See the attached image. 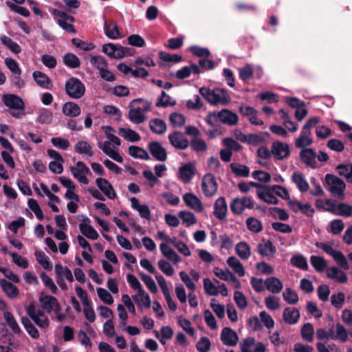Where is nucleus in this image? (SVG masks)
Wrapping results in <instances>:
<instances>
[{
  "label": "nucleus",
  "instance_id": "obj_1",
  "mask_svg": "<svg viewBox=\"0 0 352 352\" xmlns=\"http://www.w3.org/2000/svg\"><path fill=\"white\" fill-rule=\"evenodd\" d=\"M199 93L211 104H221L226 105L231 101V98L225 89L216 88L211 89L202 87L199 89Z\"/></svg>",
  "mask_w": 352,
  "mask_h": 352
},
{
  "label": "nucleus",
  "instance_id": "obj_2",
  "mask_svg": "<svg viewBox=\"0 0 352 352\" xmlns=\"http://www.w3.org/2000/svg\"><path fill=\"white\" fill-rule=\"evenodd\" d=\"M319 122L318 117L309 119L302 128L300 136L296 140L295 145L297 148H304L312 144V140L309 138L311 128L316 125Z\"/></svg>",
  "mask_w": 352,
  "mask_h": 352
},
{
  "label": "nucleus",
  "instance_id": "obj_3",
  "mask_svg": "<svg viewBox=\"0 0 352 352\" xmlns=\"http://www.w3.org/2000/svg\"><path fill=\"white\" fill-rule=\"evenodd\" d=\"M65 89L66 94L74 99L81 98L85 93V85L80 80L75 77H72L67 80Z\"/></svg>",
  "mask_w": 352,
  "mask_h": 352
},
{
  "label": "nucleus",
  "instance_id": "obj_4",
  "mask_svg": "<svg viewBox=\"0 0 352 352\" xmlns=\"http://www.w3.org/2000/svg\"><path fill=\"white\" fill-rule=\"evenodd\" d=\"M327 184L329 186V190L335 196L343 199L344 198V190L346 184L344 181L331 174H327L325 176Z\"/></svg>",
  "mask_w": 352,
  "mask_h": 352
},
{
  "label": "nucleus",
  "instance_id": "obj_5",
  "mask_svg": "<svg viewBox=\"0 0 352 352\" xmlns=\"http://www.w3.org/2000/svg\"><path fill=\"white\" fill-rule=\"evenodd\" d=\"M202 190L207 197H213L217 192L218 184L212 173H206L201 181Z\"/></svg>",
  "mask_w": 352,
  "mask_h": 352
},
{
  "label": "nucleus",
  "instance_id": "obj_6",
  "mask_svg": "<svg viewBox=\"0 0 352 352\" xmlns=\"http://www.w3.org/2000/svg\"><path fill=\"white\" fill-rule=\"evenodd\" d=\"M271 152L276 159L282 160L289 157L290 149L287 144L276 141L272 143Z\"/></svg>",
  "mask_w": 352,
  "mask_h": 352
},
{
  "label": "nucleus",
  "instance_id": "obj_7",
  "mask_svg": "<svg viewBox=\"0 0 352 352\" xmlns=\"http://www.w3.org/2000/svg\"><path fill=\"white\" fill-rule=\"evenodd\" d=\"M4 104L11 109L24 111L25 103L18 96L14 94H4L2 97Z\"/></svg>",
  "mask_w": 352,
  "mask_h": 352
},
{
  "label": "nucleus",
  "instance_id": "obj_8",
  "mask_svg": "<svg viewBox=\"0 0 352 352\" xmlns=\"http://www.w3.org/2000/svg\"><path fill=\"white\" fill-rule=\"evenodd\" d=\"M326 204L330 206V208L328 209V210L337 215L346 217L352 216V206L351 205L345 203H339L336 206L330 200H327Z\"/></svg>",
  "mask_w": 352,
  "mask_h": 352
},
{
  "label": "nucleus",
  "instance_id": "obj_9",
  "mask_svg": "<svg viewBox=\"0 0 352 352\" xmlns=\"http://www.w3.org/2000/svg\"><path fill=\"white\" fill-rule=\"evenodd\" d=\"M78 217L83 218L82 221L79 225V229L81 233L89 239L96 240L99 236L98 233L92 226L87 224V223H90V219L83 214L78 215Z\"/></svg>",
  "mask_w": 352,
  "mask_h": 352
},
{
  "label": "nucleus",
  "instance_id": "obj_10",
  "mask_svg": "<svg viewBox=\"0 0 352 352\" xmlns=\"http://www.w3.org/2000/svg\"><path fill=\"white\" fill-rule=\"evenodd\" d=\"M168 140L172 146L177 149L184 150L189 146V142L183 133L174 131L168 135Z\"/></svg>",
  "mask_w": 352,
  "mask_h": 352
},
{
  "label": "nucleus",
  "instance_id": "obj_11",
  "mask_svg": "<svg viewBox=\"0 0 352 352\" xmlns=\"http://www.w3.org/2000/svg\"><path fill=\"white\" fill-rule=\"evenodd\" d=\"M195 166L190 162L186 163L179 168L178 177L184 184H187L195 176Z\"/></svg>",
  "mask_w": 352,
  "mask_h": 352
},
{
  "label": "nucleus",
  "instance_id": "obj_12",
  "mask_svg": "<svg viewBox=\"0 0 352 352\" xmlns=\"http://www.w3.org/2000/svg\"><path fill=\"white\" fill-rule=\"evenodd\" d=\"M148 148L151 155L160 162H164L167 158V153L166 149L160 144V142L153 141L148 145Z\"/></svg>",
  "mask_w": 352,
  "mask_h": 352
},
{
  "label": "nucleus",
  "instance_id": "obj_13",
  "mask_svg": "<svg viewBox=\"0 0 352 352\" xmlns=\"http://www.w3.org/2000/svg\"><path fill=\"white\" fill-rule=\"evenodd\" d=\"M220 339L224 345L234 346L237 344L239 337L231 328L224 327L221 331Z\"/></svg>",
  "mask_w": 352,
  "mask_h": 352
},
{
  "label": "nucleus",
  "instance_id": "obj_14",
  "mask_svg": "<svg viewBox=\"0 0 352 352\" xmlns=\"http://www.w3.org/2000/svg\"><path fill=\"white\" fill-rule=\"evenodd\" d=\"M54 16H59L60 19L58 20V24L67 32L76 34V30L72 24L67 23V17L68 14L63 11L58 9H54L52 12Z\"/></svg>",
  "mask_w": 352,
  "mask_h": 352
},
{
  "label": "nucleus",
  "instance_id": "obj_15",
  "mask_svg": "<svg viewBox=\"0 0 352 352\" xmlns=\"http://www.w3.org/2000/svg\"><path fill=\"white\" fill-rule=\"evenodd\" d=\"M228 206L224 197H219L214 204V216L219 220H223L227 214Z\"/></svg>",
  "mask_w": 352,
  "mask_h": 352
},
{
  "label": "nucleus",
  "instance_id": "obj_16",
  "mask_svg": "<svg viewBox=\"0 0 352 352\" xmlns=\"http://www.w3.org/2000/svg\"><path fill=\"white\" fill-rule=\"evenodd\" d=\"M102 51L111 58L121 59L124 58V53L120 50V45L111 43H105L102 47Z\"/></svg>",
  "mask_w": 352,
  "mask_h": 352
},
{
  "label": "nucleus",
  "instance_id": "obj_17",
  "mask_svg": "<svg viewBox=\"0 0 352 352\" xmlns=\"http://www.w3.org/2000/svg\"><path fill=\"white\" fill-rule=\"evenodd\" d=\"M217 116L219 118L220 122L229 126L236 124L239 120L238 116L227 109H223L217 112Z\"/></svg>",
  "mask_w": 352,
  "mask_h": 352
},
{
  "label": "nucleus",
  "instance_id": "obj_18",
  "mask_svg": "<svg viewBox=\"0 0 352 352\" xmlns=\"http://www.w3.org/2000/svg\"><path fill=\"white\" fill-rule=\"evenodd\" d=\"M96 184L98 188L110 199H114L116 193L111 183L104 178H97Z\"/></svg>",
  "mask_w": 352,
  "mask_h": 352
},
{
  "label": "nucleus",
  "instance_id": "obj_19",
  "mask_svg": "<svg viewBox=\"0 0 352 352\" xmlns=\"http://www.w3.org/2000/svg\"><path fill=\"white\" fill-rule=\"evenodd\" d=\"M183 200L185 204L195 210L197 212H201L204 210V207L200 199L192 193H186L183 196Z\"/></svg>",
  "mask_w": 352,
  "mask_h": 352
},
{
  "label": "nucleus",
  "instance_id": "obj_20",
  "mask_svg": "<svg viewBox=\"0 0 352 352\" xmlns=\"http://www.w3.org/2000/svg\"><path fill=\"white\" fill-rule=\"evenodd\" d=\"M26 313L28 316L34 322V323L40 328L45 329L49 327L50 322L48 318H38L35 314V305L30 303L26 307Z\"/></svg>",
  "mask_w": 352,
  "mask_h": 352
},
{
  "label": "nucleus",
  "instance_id": "obj_21",
  "mask_svg": "<svg viewBox=\"0 0 352 352\" xmlns=\"http://www.w3.org/2000/svg\"><path fill=\"white\" fill-rule=\"evenodd\" d=\"M300 314L295 307H286L283 314L284 321L289 324H295L298 322Z\"/></svg>",
  "mask_w": 352,
  "mask_h": 352
},
{
  "label": "nucleus",
  "instance_id": "obj_22",
  "mask_svg": "<svg viewBox=\"0 0 352 352\" xmlns=\"http://www.w3.org/2000/svg\"><path fill=\"white\" fill-rule=\"evenodd\" d=\"M104 30L105 35L111 39H117L120 37L118 24L114 21H105Z\"/></svg>",
  "mask_w": 352,
  "mask_h": 352
},
{
  "label": "nucleus",
  "instance_id": "obj_23",
  "mask_svg": "<svg viewBox=\"0 0 352 352\" xmlns=\"http://www.w3.org/2000/svg\"><path fill=\"white\" fill-rule=\"evenodd\" d=\"M0 286L3 292L10 298H15L19 296V291L18 287L12 284L11 282L6 280V279L0 280Z\"/></svg>",
  "mask_w": 352,
  "mask_h": 352
},
{
  "label": "nucleus",
  "instance_id": "obj_24",
  "mask_svg": "<svg viewBox=\"0 0 352 352\" xmlns=\"http://www.w3.org/2000/svg\"><path fill=\"white\" fill-rule=\"evenodd\" d=\"M300 157L302 161L311 168H315V158L316 153L312 148H302L300 153Z\"/></svg>",
  "mask_w": 352,
  "mask_h": 352
},
{
  "label": "nucleus",
  "instance_id": "obj_25",
  "mask_svg": "<svg viewBox=\"0 0 352 352\" xmlns=\"http://www.w3.org/2000/svg\"><path fill=\"white\" fill-rule=\"evenodd\" d=\"M264 283L267 289L273 294H278L283 287V283L280 279L274 276L267 278Z\"/></svg>",
  "mask_w": 352,
  "mask_h": 352
},
{
  "label": "nucleus",
  "instance_id": "obj_26",
  "mask_svg": "<svg viewBox=\"0 0 352 352\" xmlns=\"http://www.w3.org/2000/svg\"><path fill=\"white\" fill-rule=\"evenodd\" d=\"M327 276L340 283H345L348 280L346 274L336 267H331L328 269Z\"/></svg>",
  "mask_w": 352,
  "mask_h": 352
},
{
  "label": "nucleus",
  "instance_id": "obj_27",
  "mask_svg": "<svg viewBox=\"0 0 352 352\" xmlns=\"http://www.w3.org/2000/svg\"><path fill=\"white\" fill-rule=\"evenodd\" d=\"M160 248L162 254L175 264H177L181 261V258L167 244L163 243H161Z\"/></svg>",
  "mask_w": 352,
  "mask_h": 352
},
{
  "label": "nucleus",
  "instance_id": "obj_28",
  "mask_svg": "<svg viewBox=\"0 0 352 352\" xmlns=\"http://www.w3.org/2000/svg\"><path fill=\"white\" fill-rule=\"evenodd\" d=\"M257 251L262 256H272L276 252V249L272 242L268 240L265 243H258Z\"/></svg>",
  "mask_w": 352,
  "mask_h": 352
},
{
  "label": "nucleus",
  "instance_id": "obj_29",
  "mask_svg": "<svg viewBox=\"0 0 352 352\" xmlns=\"http://www.w3.org/2000/svg\"><path fill=\"white\" fill-rule=\"evenodd\" d=\"M32 76L38 85L43 88L49 89L52 86L50 78L45 74L41 72H34L32 74Z\"/></svg>",
  "mask_w": 352,
  "mask_h": 352
},
{
  "label": "nucleus",
  "instance_id": "obj_30",
  "mask_svg": "<svg viewBox=\"0 0 352 352\" xmlns=\"http://www.w3.org/2000/svg\"><path fill=\"white\" fill-rule=\"evenodd\" d=\"M292 181L300 192H306L309 190V184L301 173L294 172L292 175Z\"/></svg>",
  "mask_w": 352,
  "mask_h": 352
},
{
  "label": "nucleus",
  "instance_id": "obj_31",
  "mask_svg": "<svg viewBox=\"0 0 352 352\" xmlns=\"http://www.w3.org/2000/svg\"><path fill=\"white\" fill-rule=\"evenodd\" d=\"M80 112L79 105L73 102H65L63 106V113L67 116L77 117L80 114Z\"/></svg>",
  "mask_w": 352,
  "mask_h": 352
},
{
  "label": "nucleus",
  "instance_id": "obj_32",
  "mask_svg": "<svg viewBox=\"0 0 352 352\" xmlns=\"http://www.w3.org/2000/svg\"><path fill=\"white\" fill-rule=\"evenodd\" d=\"M74 151L78 154H84L89 157L94 155L91 146L87 141H78L74 146Z\"/></svg>",
  "mask_w": 352,
  "mask_h": 352
},
{
  "label": "nucleus",
  "instance_id": "obj_33",
  "mask_svg": "<svg viewBox=\"0 0 352 352\" xmlns=\"http://www.w3.org/2000/svg\"><path fill=\"white\" fill-rule=\"evenodd\" d=\"M129 154L134 158H140L144 160H149L151 159L145 149L135 145L129 147Z\"/></svg>",
  "mask_w": 352,
  "mask_h": 352
},
{
  "label": "nucleus",
  "instance_id": "obj_34",
  "mask_svg": "<svg viewBox=\"0 0 352 352\" xmlns=\"http://www.w3.org/2000/svg\"><path fill=\"white\" fill-rule=\"evenodd\" d=\"M63 63L68 67L76 69L80 66V60L79 58L73 53H66L63 57Z\"/></svg>",
  "mask_w": 352,
  "mask_h": 352
},
{
  "label": "nucleus",
  "instance_id": "obj_35",
  "mask_svg": "<svg viewBox=\"0 0 352 352\" xmlns=\"http://www.w3.org/2000/svg\"><path fill=\"white\" fill-rule=\"evenodd\" d=\"M149 127L153 133L157 134H163L166 131V122L159 118L151 120L149 122Z\"/></svg>",
  "mask_w": 352,
  "mask_h": 352
},
{
  "label": "nucleus",
  "instance_id": "obj_36",
  "mask_svg": "<svg viewBox=\"0 0 352 352\" xmlns=\"http://www.w3.org/2000/svg\"><path fill=\"white\" fill-rule=\"evenodd\" d=\"M21 323L24 328L28 333V334L34 339H38L40 336L38 329L32 323L30 320L26 316H23L21 318Z\"/></svg>",
  "mask_w": 352,
  "mask_h": 352
},
{
  "label": "nucleus",
  "instance_id": "obj_37",
  "mask_svg": "<svg viewBox=\"0 0 352 352\" xmlns=\"http://www.w3.org/2000/svg\"><path fill=\"white\" fill-rule=\"evenodd\" d=\"M118 134L130 142H135L140 140V135L131 129L119 128Z\"/></svg>",
  "mask_w": 352,
  "mask_h": 352
},
{
  "label": "nucleus",
  "instance_id": "obj_38",
  "mask_svg": "<svg viewBox=\"0 0 352 352\" xmlns=\"http://www.w3.org/2000/svg\"><path fill=\"white\" fill-rule=\"evenodd\" d=\"M336 170L340 176L345 177L346 181L352 184V164H338Z\"/></svg>",
  "mask_w": 352,
  "mask_h": 352
},
{
  "label": "nucleus",
  "instance_id": "obj_39",
  "mask_svg": "<svg viewBox=\"0 0 352 352\" xmlns=\"http://www.w3.org/2000/svg\"><path fill=\"white\" fill-rule=\"evenodd\" d=\"M236 252L241 259L246 260L251 255L250 247L245 242H239L236 245Z\"/></svg>",
  "mask_w": 352,
  "mask_h": 352
},
{
  "label": "nucleus",
  "instance_id": "obj_40",
  "mask_svg": "<svg viewBox=\"0 0 352 352\" xmlns=\"http://www.w3.org/2000/svg\"><path fill=\"white\" fill-rule=\"evenodd\" d=\"M291 264L302 270H307L309 268L306 258L302 254H296L290 258Z\"/></svg>",
  "mask_w": 352,
  "mask_h": 352
},
{
  "label": "nucleus",
  "instance_id": "obj_41",
  "mask_svg": "<svg viewBox=\"0 0 352 352\" xmlns=\"http://www.w3.org/2000/svg\"><path fill=\"white\" fill-rule=\"evenodd\" d=\"M4 318L7 324L14 333L19 335L21 333V329L12 313L6 311L4 313Z\"/></svg>",
  "mask_w": 352,
  "mask_h": 352
},
{
  "label": "nucleus",
  "instance_id": "obj_42",
  "mask_svg": "<svg viewBox=\"0 0 352 352\" xmlns=\"http://www.w3.org/2000/svg\"><path fill=\"white\" fill-rule=\"evenodd\" d=\"M176 104L175 100H172L171 97L162 91L160 96L157 98L155 106L157 107H167L168 106H174Z\"/></svg>",
  "mask_w": 352,
  "mask_h": 352
},
{
  "label": "nucleus",
  "instance_id": "obj_43",
  "mask_svg": "<svg viewBox=\"0 0 352 352\" xmlns=\"http://www.w3.org/2000/svg\"><path fill=\"white\" fill-rule=\"evenodd\" d=\"M230 168L233 173L239 177H248L250 174V169L245 165H242L237 163H232Z\"/></svg>",
  "mask_w": 352,
  "mask_h": 352
},
{
  "label": "nucleus",
  "instance_id": "obj_44",
  "mask_svg": "<svg viewBox=\"0 0 352 352\" xmlns=\"http://www.w3.org/2000/svg\"><path fill=\"white\" fill-rule=\"evenodd\" d=\"M314 329L311 323H305L301 328V336L303 340L311 342L314 340Z\"/></svg>",
  "mask_w": 352,
  "mask_h": 352
},
{
  "label": "nucleus",
  "instance_id": "obj_45",
  "mask_svg": "<svg viewBox=\"0 0 352 352\" xmlns=\"http://www.w3.org/2000/svg\"><path fill=\"white\" fill-rule=\"evenodd\" d=\"M56 298L52 296H45L41 297L39 301L42 303V308L45 309L48 313H50L56 304Z\"/></svg>",
  "mask_w": 352,
  "mask_h": 352
},
{
  "label": "nucleus",
  "instance_id": "obj_46",
  "mask_svg": "<svg viewBox=\"0 0 352 352\" xmlns=\"http://www.w3.org/2000/svg\"><path fill=\"white\" fill-rule=\"evenodd\" d=\"M129 120L135 124H140L144 121V116L140 107L131 109L129 111Z\"/></svg>",
  "mask_w": 352,
  "mask_h": 352
},
{
  "label": "nucleus",
  "instance_id": "obj_47",
  "mask_svg": "<svg viewBox=\"0 0 352 352\" xmlns=\"http://www.w3.org/2000/svg\"><path fill=\"white\" fill-rule=\"evenodd\" d=\"M55 272L58 278H62L64 276L69 282H73L74 280L72 271L67 267H63L60 264L55 265Z\"/></svg>",
  "mask_w": 352,
  "mask_h": 352
},
{
  "label": "nucleus",
  "instance_id": "obj_48",
  "mask_svg": "<svg viewBox=\"0 0 352 352\" xmlns=\"http://www.w3.org/2000/svg\"><path fill=\"white\" fill-rule=\"evenodd\" d=\"M283 297L289 305H295L299 300L298 294L290 287L285 289V291L283 293Z\"/></svg>",
  "mask_w": 352,
  "mask_h": 352
},
{
  "label": "nucleus",
  "instance_id": "obj_49",
  "mask_svg": "<svg viewBox=\"0 0 352 352\" xmlns=\"http://www.w3.org/2000/svg\"><path fill=\"white\" fill-rule=\"evenodd\" d=\"M310 262L311 265L317 272H322L327 267L326 260L320 256L312 255L310 257Z\"/></svg>",
  "mask_w": 352,
  "mask_h": 352
},
{
  "label": "nucleus",
  "instance_id": "obj_50",
  "mask_svg": "<svg viewBox=\"0 0 352 352\" xmlns=\"http://www.w3.org/2000/svg\"><path fill=\"white\" fill-rule=\"evenodd\" d=\"M133 300L140 306L141 302L146 308L151 305V300L149 295L144 290L143 294H137L132 296Z\"/></svg>",
  "mask_w": 352,
  "mask_h": 352
},
{
  "label": "nucleus",
  "instance_id": "obj_51",
  "mask_svg": "<svg viewBox=\"0 0 352 352\" xmlns=\"http://www.w3.org/2000/svg\"><path fill=\"white\" fill-rule=\"evenodd\" d=\"M245 223L248 228L253 232L258 233L263 230L262 223L257 219L249 217L246 219Z\"/></svg>",
  "mask_w": 352,
  "mask_h": 352
},
{
  "label": "nucleus",
  "instance_id": "obj_52",
  "mask_svg": "<svg viewBox=\"0 0 352 352\" xmlns=\"http://www.w3.org/2000/svg\"><path fill=\"white\" fill-rule=\"evenodd\" d=\"M90 63L97 68L99 72L108 67L105 58L102 56H92L90 59Z\"/></svg>",
  "mask_w": 352,
  "mask_h": 352
},
{
  "label": "nucleus",
  "instance_id": "obj_53",
  "mask_svg": "<svg viewBox=\"0 0 352 352\" xmlns=\"http://www.w3.org/2000/svg\"><path fill=\"white\" fill-rule=\"evenodd\" d=\"M178 217L186 223L187 227H189L197 222V219L195 214L185 210L180 211Z\"/></svg>",
  "mask_w": 352,
  "mask_h": 352
},
{
  "label": "nucleus",
  "instance_id": "obj_54",
  "mask_svg": "<svg viewBox=\"0 0 352 352\" xmlns=\"http://www.w3.org/2000/svg\"><path fill=\"white\" fill-rule=\"evenodd\" d=\"M28 205L38 220L42 221L44 219L43 211L36 200L34 199H29Z\"/></svg>",
  "mask_w": 352,
  "mask_h": 352
},
{
  "label": "nucleus",
  "instance_id": "obj_55",
  "mask_svg": "<svg viewBox=\"0 0 352 352\" xmlns=\"http://www.w3.org/2000/svg\"><path fill=\"white\" fill-rule=\"evenodd\" d=\"M257 196L259 199L269 204H278L279 202V200L269 191H258Z\"/></svg>",
  "mask_w": 352,
  "mask_h": 352
},
{
  "label": "nucleus",
  "instance_id": "obj_56",
  "mask_svg": "<svg viewBox=\"0 0 352 352\" xmlns=\"http://www.w3.org/2000/svg\"><path fill=\"white\" fill-rule=\"evenodd\" d=\"M267 190L274 191L276 195L285 200H289V194L287 190L280 186V185H274L271 188H265Z\"/></svg>",
  "mask_w": 352,
  "mask_h": 352
},
{
  "label": "nucleus",
  "instance_id": "obj_57",
  "mask_svg": "<svg viewBox=\"0 0 352 352\" xmlns=\"http://www.w3.org/2000/svg\"><path fill=\"white\" fill-rule=\"evenodd\" d=\"M189 145L193 151L197 152L205 151L207 149L206 142L201 138H193Z\"/></svg>",
  "mask_w": 352,
  "mask_h": 352
},
{
  "label": "nucleus",
  "instance_id": "obj_58",
  "mask_svg": "<svg viewBox=\"0 0 352 352\" xmlns=\"http://www.w3.org/2000/svg\"><path fill=\"white\" fill-rule=\"evenodd\" d=\"M97 293L100 299L105 304L111 305L113 303V298L105 289L97 288Z\"/></svg>",
  "mask_w": 352,
  "mask_h": 352
},
{
  "label": "nucleus",
  "instance_id": "obj_59",
  "mask_svg": "<svg viewBox=\"0 0 352 352\" xmlns=\"http://www.w3.org/2000/svg\"><path fill=\"white\" fill-rule=\"evenodd\" d=\"M169 120L173 126L180 127L185 123V117L179 113H172L169 116Z\"/></svg>",
  "mask_w": 352,
  "mask_h": 352
},
{
  "label": "nucleus",
  "instance_id": "obj_60",
  "mask_svg": "<svg viewBox=\"0 0 352 352\" xmlns=\"http://www.w3.org/2000/svg\"><path fill=\"white\" fill-rule=\"evenodd\" d=\"M210 307L212 311L215 313L217 316L221 319L225 316V307L224 305H221L219 303H217V300L215 298L211 299L210 301Z\"/></svg>",
  "mask_w": 352,
  "mask_h": 352
},
{
  "label": "nucleus",
  "instance_id": "obj_61",
  "mask_svg": "<svg viewBox=\"0 0 352 352\" xmlns=\"http://www.w3.org/2000/svg\"><path fill=\"white\" fill-rule=\"evenodd\" d=\"M234 299L237 307L241 309H244L248 306V301L244 294L239 291H235L234 293Z\"/></svg>",
  "mask_w": 352,
  "mask_h": 352
},
{
  "label": "nucleus",
  "instance_id": "obj_62",
  "mask_svg": "<svg viewBox=\"0 0 352 352\" xmlns=\"http://www.w3.org/2000/svg\"><path fill=\"white\" fill-rule=\"evenodd\" d=\"M345 296L342 292L333 294L331 297V302L333 306L336 309H341L344 303Z\"/></svg>",
  "mask_w": 352,
  "mask_h": 352
},
{
  "label": "nucleus",
  "instance_id": "obj_63",
  "mask_svg": "<svg viewBox=\"0 0 352 352\" xmlns=\"http://www.w3.org/2000/svg\"><path fill=\"white\" fill-rule=\"evenodd\" d=\"M204 287L206 293L210 296H217L219 294L217 287L208 278L204 279Z\"/></svg>",
  "mask_w": 352,
  "mask_h": 352
},
{
  "label": "nucleus",
  "instance_id": "obj_64",
  "mask_svg": "<svg viewBox=\"0 0 352 352\" xmlns=\"http://www.w3.org/2000/svg\"><path fill=\"white\" fill-rule=\"evenodd\" d=\"M210 346V341L207 337H201L196 344L197 349L199 352H208Z\"/></svg>",
  "mask_w": 352,
  "mask_h": 352
}]
</instances>
